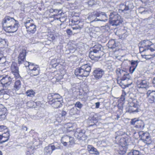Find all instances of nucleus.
Wrapping results in <instances>:
<instances>
[{"instance_id": "nucleus-1", "label": "nucleus", "mask_w": 155, "mask_h": 155, "mask_svg": "<svg viewBox=\"0 0 155 155\" xmlns=\"http://www.w3.org/2000/svg\"><path fill=\"white\" fill-rule=\"evenodd\" d=\"M2 23L3 28L6 32L13 33L18 29V22L13 18L5 16Z\"/></svg>"}, {"instance_id": "nucleus-2", "label": "nucleus", "mask_w": 155, "mask_h": 155, "mask_svg": "<svg viewBox=\"0 0 155 155\" xmlns=\"http://www.w3.org/2000/svg\"><path fill=\"white\" fill-rule=\"evenodd\" d=\"M91 70V67L88 64L82 65L80 68L76 69L75 71V74L77 76L87 77Z\"/></svg>"}, {"instance_id": "nucleus-3", "label": "nucleus", "mask_w": 155, "mask_h": 155, "mask_svg": "<svg viewBox=\"0 0 155 155\" xmlns=\"http://www.w3.org/2000/svg\"><path fill=\"white\" fill-rule=\"evenodd\" d=\"M139 102L136 99H130L129 100L127 110L129 113L137 112L139 111Z\"/></svg>"}, {"instance_id": "nucleus-4", "label": "nucleus", "mask_w": 155, "mask_h": 155, "mask_svg": "<svg viewBox=\"0 0 155 155\" xmlns=\"http://www.w3.org/2000/svg\"><path fill=\"white\" fill-rule=\"evenodd\" d=\"M109 21L112 25L117 26L122 24L123 20L120 15L114 12L110 13Z\"/></svg>"}, {"instance_id": "nucleus-5", "label": "nucleus", "mask_w": 155, "mask_h": 155, "mask_svg": "<svg viewBox=\"0 0 155 155\" xmlns=\"http://www.w3.org/2000/svg\"><path fill=\"white\" fill-rule=\"evenodd\" d=\"M9 136L7 127L3 125L0 126V143H2L7 141Z\"/></svg>"}, {"instance_id": "nucleus-6", "label": "nucleus", "mask_w": 155, "mask_h": 155, "mask_svg": "<svg viewBox=\"0 0 155 155\" xmlns=\"http://www.w3.org/2000/svg\"><path fill=\"white\" fill-rule=\"evenodd\" d=\"M24 23L27 31L29 33H34L36 31V26L34 24L33 20L31 18H28Z\"/></svg>"}, {"instance_id": "nucleus-7", "label": "nucleus", "mask_w": 155, "mask_h": 155, "mask_svg": "<svg viewBox=\"0 0 155 155\" xmlns=\"http://www.w3.org/2000/svg\"><path fill=\"white\" fill-rule=\"evenodd\" d=\"M28 63L29 69V73L31 76H36L39 74L40 68L38 66L31 62H26Z\"/></svg>"}, {"instance_id": "nucleus-8", "label": "nucleus", "mask_w": 155, "mask_h": 155, "mask_svg": "<svg viewBox=\"0 0 155 155\" xmlns=\"http://www.w3.org/2000/svg\"><path fill=\"white\" fill-rule=\"evenodd\" d=\"M101 16H103V18L105 19L107 18L105 13L101 12L98 13H96L95 12H93L89 14V16L88 17V19L90 20L91 22H93L98 21H102L101 19H98L97 18H96V17Z\"/></svg>"}, {"instance_id": "nucleus-9", "label": "nucleus", "mask_w": 155, "mask_h": 155, "mask_svg": "<svg viewBox=\"0 0 155 155\" xmlns=\"http://www.w3.org/2000/svg\"><path fill=\"white\" fill-rule=\"evenodd\" d=\"M142 47L145 48L148 51L152 52L155 50V45L152 42L148 40H144L141 42Z\"/></svg>"}, {"instance_id": "nucleus-10", "label": "nucleus", "mask_w": 155, "mask_h": 155, "mask_svg": "<svg viewBox=\"0 0 155 155\" xmlns=\"http://www.w3.org/2000/svg\"><path fill=\"white\" fill-rule=\"evenodd\" d=\"M61 141L62 144L65 146L72 145L75 143L74 138L67 135L63 136L61 138Z\"/></svg>"}, {"instance_id": "nucleus-11", "label": "nucleus", "mask_w": 155, "mask_h": 155, "mask_svg": "<svg viewBox=\"0 0 155 155\" xmlns=\"http://www.w3.org/2000/svg\"><path fill=\"white\" fill-rule=\"evenodd\" d=\"M61 147L59 146H54L51 144L48 146L45 147L44 150V154L45 155H51L53 150L55 149H61Z\"/></svg>"}, {"instance_id": "nucleus-12", "label": "nucleus", "mask_w": 155, "mask_h": 155, "mask_svg": "<svg viewBox=\"0 0 155 155\" xmlns=\"http://www.w3.org/2000/svg\"><path fill=\"white\" fill-rule=\"evenodd\" d=\"M12 79L8 76H0V81L4 87H8L11 83Z\"/></svg>"}, {"instance_id": "nucleus-13", "label": "nucleus", "mask_w": 155, "mask_h": 155, "mask_svg": "<svg viewBox=\"0 0 155 155\" xmlns=\"http://www.w3.org/2000/svg\"><path fill=\"white\" fill-rule=\"evenodd\" d=\"M74 136L78 139L85 140L87 138V137L80 129H77L74 134Z\"/></svg>"}, {"instance_id": "nucleus-14", "label": "nucleus", "mask_w": 155, "mask_h": 155, "mask_svg": "<svg viewBox=\"0 0 155 155\" xmlns=\"http://www.w3.org/2000/svg\"><path fill=\"white\" fill-rule=\"evenodd\" d=\"M11 68L15 77L16 78H18L20 77V75L17 64L15 62H12L11 65Z\"/></svg>"}, {"instance_id": "nucleus-15", "label": "nucleus", "mask_w": 155, "mask_h": 155, "mask_svg": "<svg viewBox=\"0 0 155 155\" xmlns=\"http://www.w3.org/2000/svg\"><path fill=\"white\" fill-rule=\"evenodd\" d=\"M116 72L118 77L121 78L122 80L124 81L128 78V75L125 71L118 68L116 70Z\"/></svg>"}, {"instance_id": "nucleus-16", "label": "nucleus", "mask_w": 155, "mask_h": 155, "mask_svg": "<svg viewBox=\"0 0 155 155\" xmlns=\"http://www.w3.org/2000/svg\"><path fill=\"white\" fill-rule=\"evenodd\" d=\"M83 23L79 20H76L74 19L71 21V25L72 26H72V28L73 30L81 29L82 28Z\"/></svg>"}, {"instance_id": "nucleus-17", "label": "nucleus", "mask_w": 155, "mask_h": 155, "mask_svg": "<svg viewBox=\"0 0 155 155\" xmlns=\"http://www.w3.org/2000/svg\"><path fill=\"white\" fill-rule=\"evenodd\" d=\"M148 101L150 103H155V91H148L147 93Z\"/></svg>"}, {"instance_id": "nucleus-18", "label": "nucleus", "mask_w": 155, "mask_h": 155, "mask_svg": "<svg viewBox=\"0 0 155 155\" xmlns=\"http://www.w3.org/2000/svg\"><path fill=\"white\" fill-rule=\"evenodd\" d=\"M104 74V71L99 68L96 69L93 72V75L96 79L101 78Z\"/></svg>"}, {"instance_id": "nucleus-19", "label": "nucleus", "mask_w": 155, "mask_h": 155, "mask_svg": "<svg viewBox=\"0 0 155 155\" xmlns=\"http://www.w3.org/2000/svg\"><path fill=\"white\" fill-rule=\"evenodd\" d=\"M49 103L54 108H58L61 107L62 105V100H49Z\"/></svg>"}, {"instance_id": "nucleus-20", "label": "nucleus", "mask_w": 155, "mask_h": 155, "mask_svg": "<svg viewBox=\"0 0 155 155\" xmlns=\"http://www.w3.org/2000/svg\"><path fill=\"white\" fill-rule=\"evenodd\" d=\"M26 52L25 50L21 51L18 57V62L19 64L21 63L25 59Z\"/></svg>"}, {"instance_id": "nucleus-21", "label": "nucleus", "mask_w": 155, "mask_h": 155, "mask_svg": "<svg viewBox=\"0 0 155 155\" xmlns=\"http://www.w3.org/2000/svg\"><path fill=\"white\" fill-rule=\"evenodd\" d=\"M48 99L49 100H62L61 96L60 95L57 94H49Z\"/></svg>"}, {"instance_id": "nucleus-22", "label": "nucleus", "mask_w": 155, "mask_h": 155, "mask_svg": "<svg viewBox=\"0 0 155 155\" xmlns=\"http://www.w3.org/2000/svg\"><path fill=\"white\" fill-rule=\"evenodd\" d=\"M87 150L89 153L92 154L98 155L99 154V152L97 149L92 145H88L87 146Z\"/></svg>"}, {"instance_id": "nucleus-23", "label": "nucleus", "mask_w": 155, "mask_h": 155, "mask_svg": "<svg viewBox=\"0 0 155 155\" xmlns=\"http://www.w3.org/2000/svg\"><path fill=\"white\" fill-rule=\"evenodd\" d=\"M65 73L64 71L63 70L61 71H59L55 74L54 78H55L57 81H60L63 78V76Z\"/></svg>"}, {"instance_id": "nucleus-24", "label": "nucleus", "mask_w": 155, "mask_h": 155, "mask_svg": "<svg viewBox=\"0 0 155 155\" xmlns=\"http://www.w3.org/2000/svg\"><path fill=\"white\" fill-rule=\"evenodd\" d=\"M118 46V43L116 42L114 40H110L107 44L109 48L113 49Z\"/></svg>"}, {"instance_id": "nucleus-25", "label": "nucleus", "mask_w": 155, "mask_h": 155, "mask_svg": "<svg viewBox=\"0 0 155 155\" xmlns=\"http://www.w3.org/2000/svg\"><path fill=\"white\" fill-rule=\"evenodd\" d=\"M139 88H146L149 87V83L146 80H142L137 83Z\"/></svg>"}, {"instance_id": "nucleus-26", "label": "nucleus", "mask_w": 155, "mask_h": 155, "mask_svg": "<svg viewBox=\"0 0 155 155\" xmlns=\"http://www.w3.org/2000/svg\"><path fill=\"white\" fill-rule=\"evenodd\" d=\"M129 9L128 7L124 4H121L120 6V8L119 9V12L120 13L124 12L127 13L129 12Z\"/></svg>"}, {"instance_id": "nucleus-27", "label": "nucleus", "mask_w": 155, "mask_h": 155, "mask_svg": "<svg viewBox=\"0 0 155 155\" xmlns=\"http://www.w3.org/2000/svg\"><path fill=\"white\" fill-rule=\"evenodd\" d=\"M98 53L95 52L93 50L90 52L89 56L91 58L94 60H97L99 59L100 57L99 55H98Z\"/></svg>"}, {"instance_id": "nucleus-28", "label": "nucleus", "mask_w": 155, "mask_h": 155, "mask_svg": "<svg viewBox=\"0 0 155 155\" xmlns=\"http://www.w3.org/2000/svg\"><path fill=\"white\" fill-rule=\"evenodd\" d=\"M139 134L142 140L146 139L147 137L150 136L149 134L147 132L144 133L143 131H140L139 132Z\"/></svg>"}, {"instance_id": "nucleus-29", "label": "nucleus", "mask_w": 155, "mask_h": 155, "mask_svg": "<svg viewBox=\"0 0 155 155\" xmlns=\"http://www.w3.org/2000/svg\"><path fill=\"white\" fill-rule=\"evenodd\" d=\"M152 52H153V53H151L149 54H142L141 56L143 58H144L147 60L155 56V50L154 51H153Z\"/></svg>"}, {"instance_id": "nucleus-30", "label": "nucleus", "mask_w": 155, "mask_h": 155, "mask_svg": "<svg viewBox=\"0 0 155 155\" xmlns=\"http://www.w3.org/2000/svg\"><path fill=\"white\" fill-rule=\"evenodd\" d=\"M7 109L2 104H0V116H4L6 113Z\"/></svg>"}, {"instance_id": "nucleus-31", "label": "nucleus", "mask_w": 155, "mask_h": 155, "mask_svg": "<svg viewBox=\"0 0 155 155\" xmlns=\"http://www.w3.org/2000/svg\"><path fill=\"white\" fill-rule=\"evenodd\" d=\"M8 46V42L6 40L0 38V46L1 48L6 47Z\"/></svg>"}, {"instance_id": "nucleus-32", "label": "nucleus", "mask_w": 155, "mask_h": 155, "mask_svg": "<svg viewBox=\"0 0 155 155\" xmlns=\"http://www.w3.org/2000/svg\"><path fill=\"white\" fill-rule=\"evenodd\" d=\"M74 124L71 123H67L65 126V127L68 131L70 132L74 130Z\"/></svg>"}, {"instance_id": "nucleus-33", "label": "nucleus", "mask_w": 155, "mask_h": 155, "mask_svg": "<svg viewBox=\"0 0 155 155\" xmlns=\"http://www.w3.org/2000/svg\"><path fill=\"white\" fill-rule=\"evenodd\" d=\"M21 83L19 80H17L14 85V88L16 90H18L21 87Z\"/></svg>"}, {"instance_id": "nucleus-34", "label": "nucleus", "mask_w": 155, "mask_h": 155, "mask_svg": "<svg viewBox=\"0 0 155 155\" xmlns=\"http://www.w3.org/2000/svg\"><path fill=\"white\" fill-rule=\"evenodd\" d=\"M102 48V46L100 44H96L94 47V49L93 50L95 52L98 53L99 51L101 50Z\"/></svg>"}, {"instance_id": "nucleus-35", "label": "nucleus", "mask_w": 155, "mask_h": 155, "mask_svg": "<svg viewBox=\"0 0 155 155\" xmlns=\"http://www.w3.org/2000/svg\"><path fill=\"white\" fill-rule=\"evenodd\" d=\"M138 61H137L132 60L131 62V66L133 67V71H135L136 67L138 65Z\"/></svg>"}, {"instance_id": "nucleus-36", "label": "nucleus", "mask_w": 155, "mask_h": 155, "mask_svg": "<svg viewBox=\"0 0 155 155\" xmlns=\"http://www.w3.org/2000/svg\"><path fill=\"white\" fill-rule=\"evenodd\" d=\"M126 151V147H120L119 153L120 154L123 155L125 153Z\"/></svg>"}, {"instance_id": "nucleus-37", "label": "nucleus", "mask_w": 155, "mask_h": 155, "mask_svg": "<svg viewBox=\"0 0 155 155\" xmlns=\"http://www.w3.org/2000/svg\"><path fill=\"white\" fill-rule=\"evenodd\" d=\"M9 91L8 89H2L0 90V96H2L9 93Z\"/></svg>"}, {"instance_id": "nucleus-38", "label": "nucleus", "mask_w": 155, "mask_h": 155, "mask_svg": "<svg viewBox=\"0 0 155 155\" xmlns=\"http://www.w3.org/2000/svg\"><path fill=\"white\" fill-rule=\"evenodd\" d=\"M26 94L28 96L33 97L35 96V93L32 90H28L26 92Z\"/></svg>"}, {"instance_id": "nucleus-39", "label": "nucleus", "mask_w": 155, "mask_h": 155, "mask_svg": "<svg viewBox=\"0 0 155 155\" xmlns=\"http://www.w3.org/2000/svg\"><path fill=\"white\" fill-rule=\"evenodd\" d=\"M53 11V12L54 13V15L55 16H58L61 15L62 13V11L61 9H52Z\"/></svg>"}, {"instance_id": "nucleus-40", "label": "nucleus", "mask_w": 155, "mask_h": 155, "mask_svg": "<svg viewBox=\"0 0 155 155\" xmlns=\"http://www.w3.org/2000/svg\"><path fill=\"white\" fill-rule=\"evenodd\" d=\"M57 60L56 59H54L52 60L51 61V64L53 65V67H55L56 68H58V66H60L61 67H62V66H61L60 64H59L58 63H55L54 62L55 61H56Z\"/></svg>"}, {"instance_id": "nucleus-41", "label": "nucleus", "mask_w": 155, "mask_h": 155, "mask_svg": "<svg viewBox=\"0 0 155 155\" xmlns=\"http://www.w3.org/2000/svg\"><path fill=\"white\" fill-rule=\"evenodd\" d=\"M143 141L147 144H149L151 143V138L150 136L147 137L146 139L144 140Z\"/></svg>"}, {"instance_id": "nucleus-42", "label": "nucleus", "mask_w": 155, "mask_h": 155, "mask_svg": "<svg viewBox=\"0 0 155 155\" xmlns=\"http://www.w3.org/2000/svg\"><path fill=\"white\" fill-rule=\"evenodd\" d=\"M139 122V123L140 124H143V122L141 121H139L138 120H137L136 118L134 119H132L131 120V124H132L134 125L136 123H137V122Z\"/></svg>"}, {"instance_id": "nucleus-43", "label": "nucleus", "mask_w": 155, "mask_h": 155, "mask_svg": "<svg viewBox=\"0 0 155 155\" xmlns=\"http://www.w3.org/2000/svg\"><path fill=\"white\" fill-rule=\"evenodd\" d=\"M139 154V151L133 150L129 153L128 155H138Z\"/></svg>"}, {"instance_id": "nucleus-44", "label": "nucleus", "mask_w": 155, "mask_h": 155, "mask_svg": "<svg viewBox=\"0 0 155 155\" xmlns=\"http://www.w3.org/2000/svg\"><path fill=\"white\" fill-rule=\"evenodd\" d=\"M35 103L33 101H29L27 103V106L29 107H33Z\"/></svg>"}, {"instance_id": "nucleus-45", "label": "nucleus", "mask_w": 155, "mask_h": 155, "mask_svg": "<svg viewBox=\"0 0 155 155\" xmlns=\"http://www.w3.org/2000/svg\"><path fill=\"white\" fill-rule=\"evenodd\" d=\"M34 153L33 148H30L26 152V155H30Z\"/></svg>"}, {"instance_id": "nucleus-46", "label": "nucleus", "mask_w": 155, "mask_h": 155, "mask_svg": "<svg viewBox=\"0 0 155 155\" xmlns=\"http://www.w3.org/2000/svg\"><path fill=\"white\" fill-rule=\"evenodd\" d=\"M126 95V92H125L124 90H123L122 94L121 96L120 97V99L122 101H123L125 100V97Z\"/></svg>"}, {"instance_id": "nucleus-47", "label": "nucleus", "mask_w": 155, "mask_h": 155, "mask_svg": "<svg viewBox=\"0 0 155 155\" xmlns=\"http://www.w3.org/2000/svg\"><path fill=\"white\" fill-rule=\"evenodd\" d=\"M75 106L76 107L78 108L79 109H81L83 106V105L80 102H77L75 104Z\"/></svg>"}, {"instance_id": "nucleus-48", "label": "nucleus", "mask_w": 155, "mask_h": 155, "mask_svg": "<svg viewBox=\"0 0 155 155\" xmlns=\"http://www.w3.org/2000/svg\"><path fill=\"white\" fill-rule=\"evenodd\" d=\"M95 2L94 0H90L87 2L89 5L92 6L95 4Z\"/></svg>"}, {"instance_id": "nucleus-49", "label": "nucleus", "mask_w": 155, "mask_h": 155, "mask_svg": "<svg viewBox=\"0 0 155 155\" xmlns=\"http://www.w3.org/2000/svg\"><path fill=\"white\" fill-rule=\"evenodd\" d=\"M145 48L142 47V46L141 45L140 48V51L141 52H143L144 51H147V49H145Z\"/></svg>"}, {"instance_id": "nucleus-50", "label": "nucleus", "mask_w": 155, "mask_h": 155, "mask_svg": "<svg viewBox=\"0 0 155 155\" xmlns=\"http://www.w3.org/2000/svg\"><path fill=\"white\" fill-rule=\"evenodd\" d=\"M93 30L96 32H98L100 31V29L98 27H95L93 28Z\"/></svg>"}, {"instance_id": "nucleus-51", "label": "nucleus", "mask_w": 155, "mask_h": 155, "mask_svg": "<svg viewBox=\"0 0 155 155\" xmlns=\"http://www.w3.org/2000/svg\"><path fill=\"white\" fill-rule=\"evenodd\" d=\"M66 114V112L64 111H62L60 114V115L61 116H64Z\"/></svg>"}, {"instance_id": "nucleus-52", "label": "nucleus", "mask_w": 155, "mask_h": 155, "mask_svg": "<svg viewBox=\"0 0 155 155\" xmlns=\"http://www.w3.org/2000/svg\"><path fill=\"white\" fill-rule=\"evenodd\" d=\"M49 39H51V40H54L55 39V37L53 35H51L50 36H49Z\"/></svg>"}, {"instance_id": "nucleus-53", "label": "nucleus", "mask_w": 155, "mask_h": 155, "mask_svg": "<svg viewBox=\"0 0 155 155\" xmlns=\"http://www.w3.org/2000/svg\"><path fill=\"white\" fill-rule=\"evenodd\" d=\"M133 67L131 66L129 69V71L130 73H132L134 71H133Z\"/></svg>"}, {"instance_id": "nucleus-54", "label": "nucleus", "mask_w": 155, "mask_h": 155, "mask_svg": "<svg viewBox=\"0 0 155 155\" xmlns=\"http://www.w3.org/2000/svg\"><path fill=\"white\" fill-rule=\"evenodd\" d=\"M96 107V108H98L100 105V103L99 102H97L95 103Z\"/></svg>"}, {"instance_id": "nucleus-55", "label": "nucleus", "mask_w": 155, "mask_h": 155, "mask_svg": "<svg viewBox=\"0 0 155 155\" xmlns=\"http://www.w3.org/2000/svg\"><path fill=\"white\" fill-rule=\"evenodd\" d=\"M3 54L1 53H0V64L2 63V62L1 61V60L3 58Z\"/></svg>"}, {"instance_id": "nucleus-56", "label": "nucleus", "mask_w": 155, "mask_h": 155, "mask_svg": "<svg viewBox=\"0 0 155 155\" xmlns=\"http://www.w3.org/2000/svg\"><path fill=\"white\" fill-rule=\"evenodd\" d=\"M66 32H67V33L69 35L71 34L72 33L70 29H68L67 30Z\"/></svg>"}, {"instance_id": "nucleus-57", "label": "nucleus", "mask_w": 155, "mask_h": 155, "mask_svg": "<svg viewBox=\"0 0 155 155\" xmlns=\"http://www.w3.org/2000/svg\"><path fill=\"white\" fill-rule=\"evenodd\" d=\"M22 129L24 130L27 131V128L26 127L23 126L22 127Z\"/></svg>"}, {"instance_id": "nucleus-58", "label": "nucleus", "mask_w": 155, "mask_h": 155, "mask_svg": "<svg viewBox=\"0 0 155 155\" xmlns=\"http://www.w3.org/2000/svg\"><path fill=\"white\" fill-rule=\"evenodd\" d=\"M132 84V82H131L130 84H126L124 85V87H129L130 85L131 84Z\"/></svg>"}, {"instance_id": "nucleus-59", "label": "nucleus", "mask_w": 155, "mask_h": 155, "mask_svg": "<svg viewBox=\"0 0 155 155\" xmlns=\"http://www.w3.org/2000/svg\"><path fill=\"white\" fill-rule=\"evenodd\" d=\"M152 83L155 86V77L153 79L152 81Z\"/></svg>"}, {"instance_id": "nucleus-60", "label": "nucleus", "mask_w": 155, "mask_h": 155, "mask_svg": "<svg viewBox=\"0 0 155 155\" xmlns=\"http://www.w3.org/2000/svg\"><path fill=\"white\" fill-rule=\"evenodd\" d=\"M74 108H72V109H71V111L72 112L73 111H74Z\"/></svg>"}, {"instance_id": "nucleus-61", "label": "nucleus", "mask_w": 155, "mask_h": 155, "mask_svg": "<svg viewBox=\"0 0 155 155\" xmlns=\"http://www.w3.org/2000/svg\"><path fill=\"white\" fill-rule=\"evenodd\" d=\"M0 155H2V152L0 150Z\"/></svg>"}, {"instance_id": "nucleus-62", "label": "nucleus", "mask_w": 155, "mask_h": 155, "mask_svg": "<svg viewBox=\"0 0 155 155\" xmlns=\"http://www.w3.org/2000/svg\"><path fill=\"white\" fill-rule=\"evenodd\" d=\"M154 148H155V147H154Z\"/></svg>"}]
</instances>
